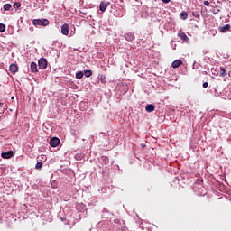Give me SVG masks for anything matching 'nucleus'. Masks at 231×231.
I'll return each instance as SVG.
<instances>
[{"label": "nucleus", "instance_id": "obj_1", "mask_svg": "<svg viewBox=\"0 0 231 231\" xmlns=\"http://www.w3.org/2000/svg\"><path fill=\"white\" fill-rule=\"evenodd\" d=\"M33 26H48L50 24V21L46 18L42 19H34L32 20Z\"/></svg>", "mask_w": 231, "mask_h": 231}, {"label": "nucleus", "instance_id": "obj_2", "mask_svg": "<svg viewBox=\"0 0 231 231\" xmlns=\"http://www.w3.org/2000/svg\"><path fill=\"white\" fill-rule=\"evenodd\" d=\"M39 69H46L48 68V60L45 58H41L38 61Z\"/></svg>", "mask_w": 231, "mask_h": 231}, {"label": "nucleus", "instance_id": "obj_3", "mask_svg": "<svg viewBox=\"0 0 231 231\" xmlns=\"http://www.w3.org/2000/svg\"><path fill=\"white\" fill-rule=\"evenodd\" d=\"M60 143V140L57 137H53L50 141L51 147H59Z\"/></svg>", "mask_w": 231, "mask_h": 231}, {"label": "nucleus", "instance_id": "obj_4", "mask_svg": "<svg viewBox=\"0 0 231 231\" xmlns=\"http://www.w3.org/2000/svg\"><path fill=\"white\" fill-rule=\"evenodd\" d=\"M61 33L62 35H69V24L64 23L61 26Z\"/></svg>", "mask_w": 231, "mask_h": 231}, {"label": "nucleus", "instance_id": "obj_5", "mask_svg": "<svg viewBox=\"0 0 231 231\" xmlns=\"http://www.w3.org/2000/svg\"><path fill=\"white\" fill-rule=\"evenodd\" d=\"M178 37H180L183 42H189V37L185 32H183V31L178 32Z\"/></svg>", "mask_w": 231, "mask_h": 231}, {"label": "nucleus", "instance_id": "obj_6", "mask_svg": "<svg viewBox=\"0 0 231 231\" xmlns=\"http://www.w3.org/2000/svg\"><path fill=\"white\" fill-rule=\"evenodd\" d=\"M14 156V151H9L7 152H2L1 157L5 160H10Z\"/></svg>", "mask_w": 231, "mask_h": 231}, {"label": "nucleus", "instance_id": "obj_7", "mask_svg": "<svg viewBox=\"0 0 231 231\" xmlns=\"http://www.w3.org/2000/svg\"><path fill=\"white\" fill-rule=\"evenodd\" d=\"M9 69L11 73H13V75H15L19 71V67L17 66V64L13 63L10 65Z\"/></svg>", "mask_w": 231, "mask_h": 231}, {"label": "nucleus", "instance_id": "obj_8", "mask_svg": "<svg viewBox=\"0 0 231 231\" xmlns=\"http://www.w3.org/2000/svg\"><path fill=\"white\" fill-rule=\"evenodd\" d=\"M181 64H183V61L181 60H176L171 63V68H179L181 66Z\"/></svg>", "mask_w": 231, "mask_h": 231}, {"label": "nucleus", "instance_id": "obj_9", "mask_svg": "<svg viewBox=\"0 0 231 231\" xmlns=\"http://www.w3.org/2000/svg\"><path fill=\"white\" fill-rule=\"evenodd\" d=\"M154 109H156V106H154V105L152 104L147 105L145 107V110L147 111V113H152Z\"/></svg>", "mask_w": 231, "mask_h": 231}, {"label": "nucleus", "instance_id": "obj_10", "mask_svg": "<svg viewBox=\"0 0 231 231\" xmlns=\"http://www.w3.org/2000/svg\"><path fill=\"white\" fill-rule=\"evenodd\" d=\"M31 71L32 73H37V71H39V69H37V63L35 62L31 63Z\"/></svg>", "mask_w": 231, "mask_h": 231}, {"label": "nucleus", "instance_id": "obj_11", "mask_svg": "<svg viewBox=\"0 0 231 231\" xmlns=\"http://www.w3.org/2000/svg\"><path fill=\"white\" fill-rule=\"evenodd\" d=\"M228 30H230V24H226L220 28L221 33H225V32H228Z\"/></svg>", "mask_w": 231, "mask_h": 231}, {"label": "nucleus", "instance_id": "obj_12", "mask_svg": "<svg viewBox=\"0 0 231 231\" xmlns=\"http://www.w3.org/2000/svg\"><path fill=\"white\" fill-rule=\"evenodd\" d=\"M106 8H107V4L102 2V3L100 4L99 10H100L101 12H106Z\"/></svg>", "mask_w": 231, "mask_h": 231}, {"label": "nucleus", "instance_id": "obj_13", "mask_svg": "<svg viewBox=\"0 0 231 231\" xmlns=\"http://www.w3.org/2000/svg\"><path fill=\"white\" fill-rule=\"evenodd\" d=\"M189 17V14H187V12L183 11L182 13H180V19H183V21L187 20Z\"/></svg>", "mask_w": 231, "mask_h": 231}, {"label": "nucleus", "instance_id": "obj_14", "mask_svg": "<svg viewBox=\"0 0 231 231\" xmlns=\"http://www.w3.org/2000/svg\"><path fill=\"white\" fill-rule=\"evenodd\" d=\"M82 77H84V72L79 71V72L76 73V79H78L79 80H80V79H82Z\"/></svg>", "mask_w": 231, "mask_h": 231}, {"label": "nucleus", "instance_id": "obj_15", "mask_svg": "<svg viewBox=\"0 0 231 231\" xmlns=\"http://www.w3.org/2000/svg\"><path fill=\"white\" fill-rule=\"evenodd\" d=\"M6 30V25H5L4 23H0V33L5 32Z\"/></svg>", "mask_w": 231, "mask_h": 231}, {"label": "nucleus", "instance_id": "obj_16", "mask_svg": "<svg viewBox=\"0 0 231 231\" xmlns=\"http://www.w3.org/2000/svg\"><path fill=\"white\" fill-rule=\"evenodd\" d=\"M220 77H226V70L224 68H220Z\"/></svg>", "mask_w": 231, "mask_h": 231}, {"label": "nucleus", "instance_id": "obj_17", "mask_svg": "<svg viewBox=\"0 0 231 231\" xmlns=\"http://www.w3.org/2000/svg\"><path fill=\"white\" fill-rule=\"evenodd\" d=\"M126 41H134V36L133 34H126Z\"/></svg>", "mask_w": 231, "mask_h": 231}, {"label": "nucleus", "instance_id": "obj_18", "mask_svg": "<svg viewBox=\"0 0 231 231\" xmlns=\"http://www.w3.org/2000/svg\"><path fill=\"white\" fill-rule=\"evenodd\" d=\"M84 75L85 77H91V75H93V72L91 70H85Z\"/></svg>", "mask_w": 231, "mask_h": 231}, {"label": "nucleus", "instance_id": "obj_19", "mask_svg": "<svg viewBox=\"0 0 231 231\" xmlns=\"http://www.w3.org/2000/svg\"><path fill=\"white\" fill-rule=\"evenodd\" d=\"M10 8H12V5H10V4H5L4 5V10L5 11H8V10H10Z\"/></svg>", "mask_w": 231, "mask_h": 231}, {"label": "nucleus", "instance_id": "obj_20", "mask_svg": "<svg viewBox=\"0 0 231 231\" xmlns=\"http://www.w3.org/2000/svg\"><path fill=\"white\" fill-rule=\"evenodd\" d=\"M35 169H42V162H38L35 165Z\"/></svg>", "mask_w": 231, "mask_h": 231}, {"label": "nucleus", "instance_id": "obj_21", "mask_svg": "<svg viewBox=\"0 0 231 231\" xmlns=\"http://www.w3.org/2000/svg\"><path fill=\"white\" fill-rule=\"evenodd\" d=\"M192 14L194 17H199V13H198V12H193Z\"/></svg>", "mask_w": 231, "mask_h": 231}, {"label": "nucleus", "instance_id": "obj_22", "mask_svg": "<svg viewBox=\"0 0 231 231\" xmlns=\"http://www.w3.org/2000/svg\"><path fill=\"white\" fill-rule=\"evenodd\" d=\"M204 5H205V6H210V2H208V1H204Z\"/></svg>", "mask_w": 231, "mask_h": 231}, {"label": "nucleus", "instance_id": "obj_23", "mask_svg": "<svg viewBox=\"0 0 231 231\" xmlns=\"http://www.w3.org/2000/svg\"><path fill=\"white\" fill-rule=\"evenodd\" d=\"M202 86L203 88H207L208 86V82H204Z\"/></svg>", "mask_w": 231, "mask_h": 231}, {"label": "nucleus", "instance_id": "obj_24", "mask_svg": "<svg viewBox=\"0 0 231 231\" xmlns=\"http://www.w3.org/2000/svg\"><path fill=\"white\" fill-rule=\"evenodd\" d=\"M162 3H165V4H167V3H171V0H161Z\"/></svg>", "mask_w": 231, "mask_h": 231}, {"label": "nucleus", "instance_id": "obj_25", "mask_svg": "<svg viewBox=\"0 0 231 231\" xmlns=\"http://www.w3.org/2000/svg\"><path fill=\"white\" fill-rule=\"evenodd\" d=\"M79 106H86V102H81Z\"/></svg>", "mask_w": 231, "mask_h": 231}, {"label": "nucleus", "instance_id": "obj_26", "mask_svg": "<svg viewBox=\"0 0 231 231\" xmlns=\"http://www.w3.org/2000/svg\"><path fill=\"white\" fill-rule=\"evenodd\" d=\"M124 16V13L119 14V17H123Z\"/></svg>", "mask_w": 231, "mask_h": 231}]
</instances>
